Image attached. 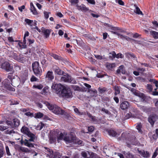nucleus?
<instances>
[{"mask_svg":"<svg viewBox=\"0 0 158 158\" xmlns=\"http://www.w3.org/2000/svg\"><path fill=\"white\" fill-rule=\"evenodd\" d=\"M63 140L66 144H81L82 141L74 135L72 133L67 134L66 132L61 133L58 136L57 140L59 142L60 140Z\"/></svg>","mask_w":158,"mask_h":158,"instance_id":"nucleus-1","label":"nucleus"},{"mask_svg":"<svg viewBox=\"0 0 158 158\" xmlns=\"http://www.w3.org/2000/svg\"><path fill=\"white\" fill-rule=\"evenodd\" d=\"M21 131L22 133L30 138L29 139H25L24 140H23L22 139H21L20 140L21 144H24L29 147H33V144L30 143V142H34V140L36 139L35 135L31 133L29 129L25 126L23 127L22 128Z\"/></svg>","mask_w":158,"mask_h":158,"instance_id":"nucleus-2","label":"nucleus"},{"mask_svg":"<svg viewBox=\"0 0 158 158\" xmlns=\"http://www.w3.org/2000/svg\"><path fill=\"white\" fill-rule=\"evenodd\" d=\"M59 96L60 97L69 98L72 97V93L70 89L67 86L63 87L62 91Z\"/></svg>","mask_w":158,"mask_h":158,"instance_id":"nucleus-3","label":"nucleus"},{"mask_svg":"<svg viewBox=\"0 0 158 158\" xmlns=\"http://www.w3.org/2000/svg\"><path fill=\"white\" fill-rule=\"evenodd\" d=\"M32 70L35 75L37 76H40L42 74V70L40 67L39 63L38 61L34 62L32 64Z\"/></svg>","mask_w":158,"mask_h":158,"instance_id":"nucleus-4","label":"nucleus"},{"mask_svg":"<svg viewBox=\"0 0 158 158\" xmlns=\"http://www.w3.org/2000/svg\"><path fill=\"white\" fill-rule=\"evenodd\" d=\"M0 68L7 72L12 71L13 68L8 61H5L2 63L0 65Z\"/></svg>","mask_w":158,"mask_h":158,"instance_id":"nucleus-5","label":"nucleus"},{"mask_svg":"<svg viewBox=\"0 0 158 158\" xmlns=\"http://www.w3.org/2000/svg\"><path fill=\"white\" fill-rule=\"evenodd\" d=\"M64 86L60 84L54 83L51 88L55 91L56 93L59 96L62 91L63 87Z\"/></svg>","mask_w":158,"mask_h":158,"instance_id":"nucleus-6","label":"nucleus"},{"mask_svg":"<svg viewBox=\"0 0 158 158\" xmlns=\"http://www.w3.org/2000/svg\"><path fill=\"white\" fill-rule=\"evenodd\" d=\"M63 75V76L61 77L60 79L61 81L72 83H74V80H73L71 77L68 74L64 73Z\"/></svg>","mask_w":158,"mask_h":158,"instance_id":"nucleus-7","label":"nucleus"},{"mask_svg":"<svg viewBox=\"0 0 158 158\" xmlns=\"http://www.w3.org/2000/svg\"><path fill=\"white\" fill-rule=\"evenodd\" d=\"M6 123L8 125H10L12 127H18L20 124V121L17 119H14L12 123L10 121H7Z\"/></svg>","mask_w":158,"mask_h":158,"instance_id":"nucleus-8","label":"nucleus"},{"mask_svg":"<svg viewBox=\"0 0 158 158\" xmlns=\"http://www.w3.org/2000/svg\"><path fill=\"white\" fill-rule=\"evenodd\" d=\"M52 112L56 114L63 115L64 113V111L56 105H55Z\"/></svg>","mask_w":158,"mask_h":158,"instance_id":"nucleus-9","label":"nucleus"},{"mask_svg":"<svg viewBox=\"0 0 158 158\" xmlns=\"http://www.w3.org/2000/svg\"><path fill=\"white\" fill-rule=\"evenodd\" d=\"M46 152L48 153L47 155L48 156L49 158H56V156L55 154H53V151L49 148H44Z\"/></svg>","mask_w":158,"mask_h":158,"instance_id":"nucleus-10","label":"nucleus"},{"mask_svg":"<svg viewBox=\"0 0 158 158\" xmlns=\"http://www.w3.org/2000/svg\"><path fill=\"white\" fill-rule=\"evenodd\" d=\"M158 118L157 116L154 114L150 115L148 118V121L150 123L151 125L152 126L155 122L157 119Z\"/></svg>","mask_w":158,"mask_h":158,"instance_id":"nucleus-11","label":"nucleus"},{"mask_svg":"<svg viewBox=\"0 0 158 158\" xmlns=\"http://www.w3.org/2000/svg\"><path fill=\"white\" fill-rule=\"evenodd\" d=\"M109 29L112 34H116L117 35H118V36L119 37H122V35H121V34H119L116 31H112V30L117 31V30H120V29L118 27H114L110 26V28Z\"/></svg>","mask_w":158,"mask_h":158,"instance_id":"nucleus-12","label":"nucleus"},{"mask_svg":"<svg viewBox=\"0 0 158 158\" xmlns=\"http://www.w3.org/2000/svg\"><path fill=\"white\" fill-rule=\"evenodd\" d=\"M131 91L133 94L136 96H138L142 98L144 97V94L143 93H140L138 91H136V90L134 88H131Z\"/></svg>","mask_w":158,"mask_h":158,"instance_id":"nucleus-13","label":"nucleus"},{"mask_svg":"<svg viewBox=\"0 0 158 158\" xmlns=\"http://www.w3.org/2000/svg\"><path fill=\"white\" fill-rule=\"evenodd\" d=\"M19 78L17 77V78H16L15 77H13L12 80L10 81L12 85L14 87L15 86H18L19 85Z\"/></svg>","mask_w":158,"mask_h":158,"instance_id":"nucleus-14","label":"nucleus"},{"mask_svg":"<svg viewBox=\"0 0 158 158\" xmlns=\"http://www.w3.org/2000/svg\"><path fill=\"white\" fill-rule=\"evenodd\" d=\"M76 6L77 7V9L79 10H81L82 11H86L89 10V9L83 4H81L80 6L77 4Z\"/></svg>","mask_w":158,"mask_h":158,"instance_id":"nucleus-15","label":"nucleus"},{"mask_svg":"<svg viewBox=\"0 0 158 158\" xmlns=\"http://www.w3.org/2000/svg\"><path fill=\"white\" fill-rule=\"evenodd\" d=\"M129 106L128 102L127 101L122 102L120 105V107L122 110H125Z\"/></svg>","mask_w":158,"mask_h":158,"instance_id":"nucleus-16","label":"nucleus"},{"mask_svg":"<svg viewBox=\"0 0 158 158\" xmlns=\"http://www.w3.org/2000/svg\"><path fill=\"white\" fill-rule=\"evenodd\" d=\"M53 73L49 71H48L46 76V78L49 80H51L54 78V77L52 75Z\"/></svg>","mask_w":158,"mask_h":158,"instance_id":"nucleus-17","label":"nucleus"},{"mask_svg":"<svg viewBox=\"0 0 158 158\" xmlns=\"http://www.w3.org/2000/svg\"><path fill=\"white\" fill-rule=\"evenodd\" d=\"M41 30L42 32L44 34L46 38H47L49 37L50 32L49 30L45 29L44 27H42Z\"/></svg>","mask_w":158,"mask_h":158,"instance_id":"nucleus-18","label":"nucleus"},{"mask_svg":"<svg viewBox=\"0 0 158 158\" xmlns=\"http://www.w3.org/2000/svg\"><path fill=\"white\" fill-rule=\"evenodd\" d=\"M81 155L85 158H90V156L89 152L87 151H83L81 152Z\"/></svg>","mask_w":158,"mask_h":158,"instance_id":"nucleus-19","label":"nucleus"},{"mask_svg":"<svg viewBox=\"0 0 158 158\" xmlns=\"http://www.w3.org/2000/svg\"><path fill=\"white\" fill-rule=\"evenodd\" d=\"M106 66L108 69L111 70L115 67V64L114 63H107L106 64Z\"/></svg>","mask_w":158,"mask_h":158,"instance_id":"nucleus-20","label":"nucleus"},{"mask_svg":"<svg viewBox=\"0 0 158 158\" xmlns=\"http://www.w3.org/2000/svg\"><path fill=\"white\" fill-rule=\"evenodd\" d=\"M54 71L56 73L59 75H62L64 73L57 67H56L55 68H54Z\"/></svg>","mask_w":158,"mask_h":158,"instance_id":"nucleus-21","label":"nucleus"},{"mask_svg":"<svg viewBox=\"0 0 158 158\" xmlns=\"http://www.w3.org/2000/svg\"><path fill=\"white\" fill-rule=\"evenodd\" d=\"M31 6V12H32L33 14L34 15H37L38 14L37 12L36 11V9L35 8L34 6V5L32 2L31 3H30Z\"/></svg>","mask_w":158,"mask_h":158,"instance_id":"nucleus-22","label":"nucleus"},{"mask_svg":"<svg viewBox=\"0 0 158 158\" xmlns=\"http://www.w3.org/2000/svg\"><path fill=\"white\" fill-rule=\"evenodd\" d=\"M139 152L144 157H148L149 156V154L147 151H144L143 150L139 151Z\"/></svg>","mask_w":158,"mask_h":158,"instance_id":"nucleus-23","label":"nucleus"},{"mask_svg":"<svg viewBox=\"0 0 158 158\" xmlns=\"http://www.w3.org/2000/svg\"><path fill=\"white\" fill-rule=\"evenodd\" d=\"M108 133L110 135H111L113 137H118L119 135V134L117 133L113 130H110L108 131Z\"/></svg>","mask_w":158,"mask_h":158,"instance_id":"nucleus-24","label":"nucleus"},{"mask_svg":"<svg viewBox=\"0 0 158 158\" xmlns=\"http://www.w3.org/2000/svg\"><path fill=\"white\" fill-rule=\"evenodd\" d=\"M124 154L126 158H134V156L129 152H124Z\"/></svg>","mask_w":158,"mask_h":158,"instance_id":"nucleus-25","label":"nucleus"},{"mask_svg":"<svg viewBox=\"0 0 158 158\" xmlns=\"http://www.w3.org/2000/svg\"><path fill=\"white\" fill-rule=\"evenodd\" d=\"M150 34L154 39H157L158 38V32L152 31H150Z\"/></svg>","mask_w":158,"mask_h":158,"instance_id":"nucleus-26","label":"nucleus"},{"mask_svg":"<svg viewBox=\"0 0 158 158\" xmlns=\"http://www.w3.org/2000/svg\"><path fill=\"white\" fill-rule=\"evenodd\" d=\"M135 7V10L134 12L138 14L143 15L142 12L140 10L139 8L136 5H134Z\"/></svg>","mask_w":158,"mask_h":158,"instance_id":"nucleus-27","label":"nucleus"},{"mask_svg":"<svg viewBox=\"0 0 158 158\" xmlns=\"http://www.w3.org/2000/svg\"><path fill=\"white\" fill-rule=\"evenodd\" d=\"M51 56L53 57L55 59L57 60H62V58L60 56L52 53L50 54Z\"/></svg>","mask_w":158,"mask_h":158,"instance_id":"nucleus-28","label":"nucleus"},{"mask_svg":"<svg viewBox=\"0 0 158 158\" xmlns=\"http://www.w3.org/2000/svg\"><path fill=\"white\" fill-rule=\"evenodd\" d=\"M114 88L115 90L114 94L115 95L120 93V87L116 85L114 87Z\"/></svg>","mask_w":158,"mask_h":158,"instance_id":"nucleus-29","label":"nucleus"},{"mask_svg":"<svg viewBox=\"0 0 158 158\" xmlns=\"http://www.w3.org/2000/svg\"><path fill=\"white\" fill-rule=\"evenodd\" d=\"M106 90V88L103 87H100L98 88V91L100 94L104 93Z\"/></svg>","mask_w":158,"mask_h":158,"instance_id":"nucleus-30","label":"nucleus"},{"mask_svg":"<svg viewBox=\"0 0 158 158\" xmlns=\"http://www.w3.org/2000/svg\"><path fill=\"white\" fill-rule=\"evenodd\" d=\"M55 105H53L48 103H47L46 104V105L48 109L50 110H52V111L53 110V109H54V106H55Z\"/></svg>","mask_w":158,"mask_h":158,"instance_id":"nucleus-31","label":"nucleus"},{"mask_svg":"<svg viewBox=\"0 0 158 158\" xmlns=\"http://www.w3.org/2000/svg\"><path fill=\"white\" fill-rule=\"evenodd\" d=\"M43 116V114L40 113L39 112L37 113H35V114L34 116L36 118H40L42 117Z\"/></svg>","mask_w":158,"mask_h":158,"instance_id":"nucleus-32","label":"nucleus"},{"mask_svg":"<svg viewBox=\"0 0 158 158\" xmlns=\"http://www.w3.org/2000/svg\"><path fill=\"white\" fill-rule=\"evenodd\" d=\"M25 22L29 25H31V24L33 23L35 25V23H33V22H34L33 20H31L28 19H25Z\"/></svg>","mask_w":158,"mask_h":158,"instance_id":"nucleus-33","label":"nucleus"},{"mask_svg":"<svg viewBox=\"0 0 158 158\" xmlns=\"http://www.w3.org/2000/svg\"><path fill=\"white\" fill-rule=\"evenodd\" d=\"M19 149L21 151L23 152H30V150H29L28 148L23 147H20L19 148Z\"/></svg>","mask_w":158,"mask_h":158,"instance_id":"nucleus-34","label":"nucleus"},{"mask_svg":"<svg viewBox=\"0 0 158 158\" xmlns=\"http://www.w3.org/2000/svg\"><path fill=\"white\" fill-rule=\"evenodd\" d=\"M87 114L88 117L91 119L92 121H95L96 120V119L95 117L92 116L91 114L89 113H88Z\"/></svg>","mask_w":158,"mask_h":158,"instance_id":"nucleus-35","label":"nucleus"},{"mask_svg":"<svg viewBox=\"0 0 158 158\" xmlns=\"http://www.w3.org/2000/svg\"><path fill=\"white\" fill-rule=\"evenodd\" d=\"M141 127H142V125H141V123H138L137 124V126H136L137 129L138 130L139 132H141V131H142L141 130Z\"/></svg>","mask_w":158,"mask_h":158,"instance_id":"nucleus-36","label":"nucleus"},{"mask_svg":"<svg viewBox=\"0 0 158 158\" xmlns=\"http://www.w3.org/2000/svg\"><path fill=\"white\" fill-rule=\"evenodd\" d=\"M33 87L34 88H36L39 89H40L43 88V86L42 85L40 84L39 85H33Z\"/></svg>","mask_w":158,"mask_h":158,"instance_id":"nucleus-37","label":"nucleus"},{"mask_svg":"<svg viewBox=\"0 0 158 158\" xmlns=\"http://www.w3.org/2000/svg\"><path fill=\"white\" fill-rule=\"evenodd\" d=\"M120 38L121 39H122L123 40H124L125 39L126 40H134L133 39H131L129 37H128L127 36H124L123 35H122V37H120Z\"/></svg>","mask_w":158,"mask_h":158,"instance_id":"nucleus-38","label":"nucleus"},{"mask_svg":"<svg viewBox=\"0 0 158 158\" xmlns=\"http://www.w3.org/2000/svg\"><path fill=\"white\" fill-rule=\"evenodd\" d=\"M147 88L149 90V92H151L152 91L153 88L151 85L150 84H147Z\"/></svg>","mask_w":158,"mask_h":158,"instance_id":"nucleus-39","label":"nucleus"},{"mask_svg":"<svg viewBox=\"0 0 158 158\" xmlns=\"http://www.w3.org/2000/svg\"><path fill=\"white\" fill-rule=\"evenodd\" d=\"M13 77H15L13 76V74L11 73H8L7 78L10 80V81L12 79Z\"/></svg>","mask_w":158,"mask_h":158,"instance_id":"nucleus-40","label":"nucleus"},{"mask_svg":"<svg viewBox=\"0 0 158 158\" xmlns=\"http://www.w3.org/2000/svg\"><path fill=\"white\" fill-rule=\"evenodd\" d=\"M19 60H20V62L23 63L26 61V58L21 55Z\"/></svg>","mask_w":158,"mask_h":158,"instance_id":"nucleus-41","label":"nucleus"},{"mask_svg":"<svg viewBox=\"0 0 158 158\" xmlns=\"http://www.w3.org/2000/svg\"><path fill=\"white\" fill-rule=\"evenodd\" d=\"M38 80V79L34 76H32L30 79V80L31 82L36 81Z\"/></svg>","mask_w":158,"mask_h":158,"instance_id":"nucleus-42","label":"nucleus"},{"mask_svg":"<svg viewBox=\"0 0 158 158\" xmlns=\"http://www.w3.org/2000/svg\"><path fill=\"white\" fill-rule=\"evenodd\" d=\"M6 87H7V89L8 90L11 91H14L15 90V88L12 87L10 85H8L7 86H6Z\"/></svg>","mask_w":158,"mask_h":158,"instance_id":"nucleus-43","label":"nucleus"},{"mask_svg":"<svg viewBox=\"0 0 158 158\" xmlns=\"http://www.w3.org/2000/svg\"><path fill=\"white\" fill-rule=\"evenodd\" d=\"M88 92L90 93L93 92L94 94H96L97 93V91L95 89H90L88 90Z\"/></svg>","mask_w":158,"mask_h":158,"instance_id":"nucleus-44","label":"nucleus"},{"mask_svg":"<svg viewBox=\"0 0 158 158\" xmlns=\"http://www.w3.org/2000/svg\"><path fill=\"white\" fill-rule=\"evenodd\" d=\"M69 2L72 4H75L77 5V4L78 3L79 1L78 0H69Z\"/></svg>","mask_w":158,"mask_h":158,"instance_id":"nucleus-45","label":"nucleus"},{"mask_svg":"<svg viewBox=\"0 0 158 158\" xmlns=\"http://www.w3.org/2000/svg\"><path fill=\"white\" fill-rule=\"evenodd\" d=\"M7 128V127L3 125L0 126V130L1 131H3Z\"/></svg>","mask_w":158,"mask_h":158,"instance_id":"nucleus-46","label":"nucleus"},{"mask_svg":"<svg viewBox=\"0 0 158 158\" xmlns=\"http://www.w3.org/2000/svg\"><path fill=\"white\" fill-rule=\"evenodd\" d=\"M50 12H47L46 11L44 12V15L45 18L46 19H47L49 17V14H50Z\"/></svg>","mask_w":158,"mask_h":158,"instance_id":"nucleus-47","label":"nucleus"},{"mask_svg":"<svg viewBox=\"0 0 158 158\" xmlns=\"http://www.w3.org/2000/svg\"><path fill=\"white\" fill-rule=\"evenodd\" d=\"M25 114L27 116H31V117L34 116L33 114L29 112H28L25 113Z\"/></svg>","mask_w":158,"mask_h":158,"instance_id":"nucleus-48","label":"nucleus"},{"mask_svg":"<svg viewBox=\"0 0 158 158\" xmlns=\"http://www.w3.org/2000/svg\"><path fill=\"white\" fill-rule=\"evenodd\" d=\"M102 112L107 114H110V112L108 110L105 109L104 108L102 109Z\"/></svg>","mask_w":158,"mask_h":158,"instance_id":"nucleus-49","label":"nucleus"},{"mask_svg":"<svg viewBox=\"0 0 158 158\" xmlns=\"http://www.w3.org/2000/svg\"><path fill=\"white\" fill-rule=\"evenodd\" d=\"M6 150L7 153V155L8 156L10 155V153L9 149V148L8 146H6Z\"/></svg>","mask_w":158,"mask_h":158,"instance_id":"nucleus-50","label":"nucleus"},{"mask_svg":"<svg viewBox=\"0 0 158 158\" xmlns=\"http://www.w3.org/2000/svg\"><path fill=\"white\" fill-rule=\"evenodd\" d=\"M44 125L43 123H41L39 124V125L38 126V128L39 127H40L39 130H41L44 127Z\"/></svg>","mask_w":158,"mask_h":158,"instance_id":"nucleus-51","label":"nucleus"},{"mask_svg":"<svg viewBox=\"0 0 158 158\" xmlns=\"http://www.w3.org/2000/svg\"><path fill=\"white\" fill-rule=\"evenodd\" d=\"M120 66H122V68H121V71L122 73L123 74H125V70L124 69V67L123 65H121Z\"/></svg>","mask_w":158,"mask_h":158,"instance_id":"nucleus-52","label":"nucleus"},{"mask_svg":"<svg viewBox=\"0 0 158 158\" xmlns=\"http://www.w3.org/2000/svg\"><path fill=\"white\" fill-rule=\"evenodd\" d=\"M33 23H35V25H34V24H33V23H32L31 25H30V27H31V29H35V27H36V26L37 25L36 24V22H35V21L34 22H33Z\"/></svg>","mask_w":158,"mask_h":158,"instance_id":"nucleus-53","label":"nucleus"},{"mask_svg":"<svg viewBox=\"0 0 158 158\" xmlns=\"http://www.w3.org/2000/svg\"><path fill=\"white\" fill-rule=\"evenodd\" d=\"M25 6L24 5H23L22 6L18 7L19 10L21 12H22L23 10L25 9Z\"/></svg>","mask_w":158,"mask_h":158,"instance_id":"nucleus-54","label":"nucleus"},{"mask_svg":"<svg viewBox=\"0 0 158 158\" xmlns=\"http://www.w3.org/2000/svg\"><path fill=\"white\" fill-rule=\"evenodd\" d=\"M123 56L121 53H119L116 55L115 56L117 58H122Z\"/></svg>","mask_w":158,"mask_h":158,"instance_id":"nucleus-55","label":"nucleus"},{"mask_svg":"<svg viewBox=\"0 0 158 158\" xmlns=\"http://www.w3.org/2000/svg\"><path fill=\"white\" fill-rule=\"evenodd\" d=\"M94 129V127L92 126H91L88 127V130L89 131L92 132Z\"/></svg>","mask_w":158,"mask_h":158,"instance_id":"nucleus-56","label":"nucleus"},{"mask_svg":"<svg viewBox=\"0 0 158 158\" xmlns=\"http://www.w3.org/2000/svg\"><path fill=\"white\" fill-rule=\"evenodd\" d=\"M89 3L92 4H95V1L94 0H86Z\"/></svg>","mask_w":158,"mask_h":158,"instance_id":"nucleus-57","label":"nucleus"},{"mask_svg":"<svg viewBox=\"0 0 158 158\" xmlns=\"http://www.w3.org/2000/svg\"><path fill=\"white\" fill-rule=\"evenodd\" d=\"M50 140L52 143H54L56 141V138H53L52 137H50Z\"/></svg>","mask_w":158,"mask_h":158,"instance_id":"nucleus-58","label":"nucleus"},{"mask_svg":"<svg viewBox=\"0 0 158 158\" xmlns=\"http://www.w3.org/2000/svg\"><path fill=\"white\" fill-rule=\"evenodd\" d=\"M95 58L101 60L102 59V56L99 55H95Z\"/></svg>","mask_w":158,"mask_h":158,"instance_id":"nucleus-59","label":"nucleus"},{"mask_svg":"<svg viewBox=\"0 0 158 158\" xmlns=\"http://www.w3.org/2000/svg\"><path fill=\"white\" fill-rule=\"evenodd\" d=\"M83 85L89 89H90L91 88V86L86 83H84L83 84Z\"/></svg>","mask_w":158,"mask_h":158,"instance_id":"nucleus-60","label":"nucleus"},{"mask_svg":"<svg viewBox=\"0 0 158 158\" xmlns=\"http://www.w3.org/2000/svg\"><path fill=\"white\" fill-rule=\"evenodd\" d=\"M122 66H119L118 69L117 70L116 72L118 74H119L121 73V68H122Z\"/></svg>","mask_w":158,"mask_h":158,"instance_id":"nucleus-61","label":"nucleus"},{"mask_svg":"<svg viewBox=\"0 0 158 158\" xmlns=\"http://www.w3.org/2000/svg\"><path fill=\"white\" fill-rule=\"evenodd\" d=\"M118 3L121 5H124V2L121 0H118Z\"/></svg>","mask_w":158,"mask_h":158,"instance_id":"nucleus-62","label":"nucleus"},{"mask_svg":"<svg viewBox=\"0 0 158 158\" xmlns=\"http://www.w3.org/2000/svg\"><path fill=\"white\" fill-rule=\"evenodd\" d=\"M117 155L120 158H124L123 155L122 154L119 153H117Z\"/></svg>","mask_w":158,"mask_h":158,"instance_id":"nucleus-63","label":"nucleus"},{"mask_svg":"<svg viewBox=\"0 0 158 158\" xmlns=\"http://www.w3.org/2000/svg\"><path fill=\"white\" fill-rule=\"evenodd\" d=\"M153 24L156 27H158V23L156 21H154L152 22Z\"/></svg>","mask_w":158,"mask_h":158,"instance_id":"nucleus-64","label":"nucleus"}]
</instances>
